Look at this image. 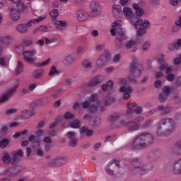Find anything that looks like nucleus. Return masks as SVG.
<instances>
[{
    "label": "nucleus",
    "mask_w": 181,
    "mask_h": 181,
    "mask_svg": "<svg viewBox=\"0 0 181 181\" xmlns=\"http://www.w3.org/2000/svg\"><path fill=\"white\" fill-rule=\"evenodd\" d=\"M168 97H169L168 95H165V93H161L159 95L158 100L160 103H165L168 100Z\"/></svg>",
    "instance_id": "de8ad7c7"
},
{
    "label": "nucleus",
    "mask_w": 181,
    "mask_h": 181,
    "mask_svg": "<svg viewBox=\"0 0 181 181\" xmlns=\"http://www.w3.org/2000/svg\"><path fill=\"white\" fill-rule=\"evenodd\" d=\"M181 47V39L177 40V42L170 44L168 45V50H175L176 49L177 50H179Z\"/></svg>",
    "instance_id": "c85d7f7f"
},
{
    "label": "nucleus",
    "mask_w": 181,
    "mask_h": 181,
    "mask_svg": "<svg viewBox=\"0 0 181 181\" xmlns=\"http://www.w3.org/2000/svg\"><path fill=\"white\" fill-rule=\"evenodd\" d=\"M2 162L4 163L5 165H10L11 163L12 165H14L15 163L13 162V158L12 157L11 158V155L8 153H5L2 157Z\"/></svg>",
    "instance_id": "4be33fe9"
},
{
    "label": "nucleus",
    "mask_w": 181,
    "mask_h": 181,
    "mask_svg": "<svg viewBox=\"0 0 181 181\" xmlns=\"http://www.w3.org/2000/svg\"><path fill=\"white\" fill-rule=\"evenodd\" d=\"M82 66L85 69H91L93 67V64L88 60H84L82 62Z\"/></svg>",
    "instance_id": "79ce46f5"
},
{
    "label": "nucleus",
    "mask_w": 181,
    "mask_h": 181,
    "mask_svg": "<svg viewBox=\"0 0 181 181\" xmlns=\"http://www.w3.org/2000/svg\"><path fill=\"white\" fill-rule=\"evenodd\" d=\"M64 62L66 63V64H70L73 62H74V56L73 54H69L65 58Z\"/></svg>",
    "instance_id": "c9c22d12"
},
{
    "label": "nucleus",
    "mask_w": 181,
    "mask_h": 181,
    "mask_svg": "<svg viewBox=\"0 0 181 181\" xmlns=\"http://www.w3.org/2000/svg\"><path fill=\"white\" fill-rule=\"evenodd\" d=\"M111 165H112V163H109L105 168V170L107 173H108V175H110V176H114V170L110 169Z\"/></svg>",
    "instance_id": "49530a36"
},
{
    "label": "nucleus",
    "mask_w": 181,
    "mask_h": 181,
    "mask_svg": "<svg viewBox=\"0 0 181 181\" xmlns=\"http://www.w3.org/2000/svg\"><path fill=\"white\" fill-rule=\"evenodd\" d=\"M23 170V167L21 165H14L5 170L4 175H6V176H8V177H16L18 175L22 173Z\"/></svg>",
    "instance_id": "9d476101"
},
{
    "label": "nucleus",
    "mask_w": 181,
    "mask_h": 181,
    "mask_svg": "<svg viewBox=\"0 0 181 181\" xmlns=\"http://www.w3.org/2000/svg\"><path fill=\"white\" fill-rule=\"evenodd\" d=\"M157 110L158 112H161V115H168V114H170V111H172L170 107H164L163 105L157 107Z\"/></svg>",
    "instance_id": "cd10ccee"
},
{
    "label": "nucleus",
    "mask_w": 181,
    "mask_h": 181,
    "mask_svg": "<svg viewBox=\"0 0 181 181\" xmlns=\"http://www.w3.org/2000/svg\"><path fill=\"white\" fill-rule=\"evenodd\" d=\"M104 80V77L101 75H99L95 78H93L88 84L89 87H95L98 84H101L103 81Z\"/></svg>",
    "instance_id": "a211bd4d"
},
{
    "label": "nucleus",
    "mask_w": 181,
    "mask_h": 181,
    "mask_svg": "<svg viewBox=\"0 0 181 181\" xmlns=\"http://www.w3.org/2000/svg\"><path fill=\"white\" fill-rule=\"evenodd\" d=\"M127 79L130 83H132L133 84H138V80H136L135 78H134L132 76L129 75L127 77Z\"/></svg>",
    "instance_id": "680f3d73"
},
{
    "label": "nucleus",
    "mask_w": 181,
    "mask_h": 181,
    "mask_svg": "<svg viewBox=\"0 0 181 181\" xmlns=\"http://www.w3.org/2000/svg\"><path fill=\"white\" fill-rule=\"evenodd\" d=\"M35 115V111H29L28 110H23L21 114V117L24 118V119H29V118H32Z\"/></svg>",
    "instance_id": "412c9836"
},
{
    "label": "nucleus",
    "mask_w": 181,
    "mask_h": 181,
    "mask_svg": "<svg viewBox=\"0 0 181 181\" xmlns=\"http://www.w3.org/2000/svg\"><path fill=\"white\" fill-rule=\"evenodd\" d=\"M146 33V30L145 28H140L137 30V35L139 36H142V35H145Z\"/></svg>",
    "instance_id": "0e129e2a"
},
{
    "label": "nucleus",
    "mask_w": 181,
    "mask_h": 181,
    "mask_svg": "<svg viewBox=\"0 0 181 181\" xmlns=\"http://www.w3.org/2000/svg\"><path fill=\"white\" fill-rule=\"evenodd\" d=\"M175 131V121L172 118H164L160 120L157 127L158 136H168Z\"/></svg>",
    "instance_id": "f03ea898"
},
{
    "label": "nucleus",
    "mask_w": 181,
    "mask_h": 181,
    "mask_svg": "<svg viewBox=\"0 0 181 181\" xmlns=\"http://www.w3.org/2000/svg\"><path fill=\"white\" fill-rule=\"evenodd\" d=\"M23 43L25 46L29 47V46H32V45H33V40L30 38H26L23 40Z\"/></svg>",
    "instance_id": "c03bdc74"
},
{
    "label": "nucleus",
    "mask_w": 181,
    "mask_h": 181,
    "mask_svg": "<svg viewBox=\"0 0 181 181\" xmlns=\"http://www.w3.org/2000/svg\"><path fill=\"white\" fill-rule=\"evenodd\" d=\"M119 93H124L122 98L127 101V100L131 98V94L134 93V88L132 86H123L119 88Z\"/></svg>",
    "instance_id": "f8f14e48"
},
{
    "label": "nucleus",
    "mask_w": 181,
    "mask_h": 181,
    "mask_svg": "<svg viewBox=\"0 0 181 181\" xmlns=\"http://www.w3.org/2000/svg\"><path fill=\"white\" fill-rule=\"evenodd\" d=\"M10 60H11L10 55L0 57V66H1V67H6V66L9 65Z\"/></svg>",
    "instance_id": "393cba45"
},
{
    "label": "nucleus",
    "mask_w": 181,
    "mask_h": 181,
    "mask_svg": "<svg viewBox=\"0 0 181 181\" xmlns=\"http://www.w3.org/2000/svg\"><path fill=\"white\" fill-rule=\"evenodd\" d=\"M90 6L92 11L90 12V16L92 17L97 16L98 15V8H100V5L97 1H91Z\"/></svg>",
    "instance_id": "f3484780"
},
{
    "label": "nucleus",
    "mask_w": 181,
    "mask_h": 181,
    "mask_svg": "<svg viewBox=\"0 0 181 181\" xmlns=\"http://www.w3.org/2000/svg\"><path fill=\"white\" fill-rule=\"evenodd\" d=\"M45 19H46V16H40L36 19H31L26 23L17 25L16 29L18 33H21V35H25V33H28L29 28L32 27V23H39V22H42V21H45Z\"/></svg>",
    "instance_id": "423d86ee"
},
{
    "label": "nucleus",
    "mask_w": 181,
    "mask_h": 181,
    "mask_svg": "<svg viewBox=\"0 0 181 181\" xmlns=\"http://www.w3.org/2000/svg\"><path fill=\"white\" fill-rule=\"evenodd\" d=\"M168 66H169V64L168 63L161 64L159 66V70H160L161 71H163L164 70H166V69L168 68Z\"/></svg>",
    "instance_id": "338daca9"
},
{
    "label": "nucleus",
    "mask_w": 181,
    "mask_h": 181,
    "mask_svg": "<svg viewBox=\"0 0 181 181\" xmlns=\"http://www.w3.org/2000/svg\"><path fill=\"white\" fill-rule=\"evenodd\" d=\"M149 47H151V42H145L143 46H142V50L144 52H146V50H148V49H149Z\"/></svg>",
    "instance_id": "052dcab7"
},
{
    "label": "nucleus",
    "mask_w": 181,
    "mask_h": 181,
    "mask_svg": "<svg viewBox=\"0 0 181 181\" xmlns=\"http://www.w3.org/2000/svg\"><path fill=\"white\" fill-rule=\"evenodd\" d=\"M37 107H42V102L40 100H36L30 104V109L35 110Z\"/></svg>",
    "instance_id": "58836bf2"
},
{
    "label": "nucleus",
    "mask_w": 181,
    "mask_h": 181,
    "mask_svg": "<svg viewBox=\"0 0 181 181\" xmlns=\"http://www.w3.org/2000/svg\"><path fill=\"white\" fill-rule=\"evenodd\" d=\"M81 105L84 110H87L88 108H90L91 103L90 102V100H85L84 102L82 103Z\"/></svg>",
    "instance_id": "6e6d98bb"
},
{
    "label": "nucleus",
    "mask_w": 181,
    "mask_h": 181,
    "mask_svg": "<svg viewBox=\"0 0 181 181\" xmlns=\"http://www.w3.org/2000/svg\"><path fill=\"white\" fill-rule=\"evenodd\" d=\"M111 54H110V51H108V49H105L104 53L101 54L96 61L97 67L100 68L105 66L107 63H108Z\"/></svg>",
    "instance_id": "9b49d317"
},
{
    "label": "nucleus",
    "mask_w": 181,
    "mask_h": 181,
    "mask_svg": "<svg viewBox=\"0 0 181 181\" xmlns=\"http://www.w3.org/2000/svg\"><path fill=\"white\" fill-rule=\"evenodd\" d=\"M163 94H165V95H170V87L169 86H164L163 88Z\"/></svg>",
    "instance_id": "13d9d810"
},
{
    "label": "nucleus",
    "mask_w": 181,
    "mask_h": 181,
    "mask_svg": "<svg viewBox=\"0 0 181 181\" xmlns=\"http://www.w3.org/2000/svg\"><path fill=\"white\" fill-rule=\"evenodd\" d=\"M135 45H136V41L130 40L125 44V48L127 50H129V49H132V47H134Z\"/></svg>",
    "instance_id": "a19ab883"
},
{
    "label": "nucleus",
    "mask_w": 181,
    "mask_h": 181,
    "mask_svg": "<svg viewBox=\"0 0 181 181\" xmlns=\"http://www.w3.org/2000/svg\"><path fill=\"white\" fill-rule=\"evenodd\" d=\"M90 102L95 103L96 102V104H100V100H98V95L97 94H92L90 95Z\"/></svg>",
    "instance_id": "a18cd8bd"
},
{
    "label": "nucleus",
    "mask_w": 181,
    "mask_h": 181,
    "mask_svg": "<svg viewBox=\"0 0 181 181\" xmlns=\"http://www.w3.org/2000/svg\"><path fill=\"white\" fill-rule=\"evenodd\" d=\"M33 148H39V146H40V139H35L32 144Z\"/></svg>",
    "instance_id": "5fc2aeb1"
},
{
    "label": "nucleus",
    "mask_w": 181,
    "mask_h": 181,
    "mask_svg": "<svg viewBox=\"0 0 181 181\" xmlns=\"http://www.w3.org/2000/svg\"><path fill=\"white\" fill-rule=\"evenodd\" d=\"M18 88V85L14 86L11 89H10L7 93H4L1 98H0V104H4V103H6L12 95H13V93L15 91H16V89Z\"/></svg>",
    "instance_id": "2eb2a0df"
},
{
    "label": "nucleus",
    "mask_w": 181,
    "mask_h": 181,
    "mask_svg": "<svg viewBox=\"0 0 181 181\" xmlns=\"http://www.w3.org/2000/svg\"><path fill=\"white\" fill-rule=\"evenodd\" d=\"M173 152L175 155L180 156L181 155V140L177 141L175 144L174 148H173Z\"/></svg>",
    "instance_id": "5701e85b"
},
{
    "label": "nucleus",
    "mask_w": 181,
    "mask_h": 181,
    "mask_svg": "<svg viewBox=\"0 0 181 181\" xmlns=\"http://www.w3.org/2000/svg\"><path fill=\"white\" fill-rule=\"evenodd\" d=\"M114 103H115V98L107 96V100L105 102V105L106 107H108L109 105H111V104H114Z\"/></svg>",
    "instance_id": "ea45409f"
},
{
    "label": "nucleus",
    "mask_w": 181,
    "mask_h": 181,
    "mask_svg": "<svg viewBox=\"0 0 181 181\" xmlns=\"http://www.w3.org/2000/svg\"><path fill=\"white\" fill-rule=\"evenodd\" d=\"M45 40L46 45H50L51 43H54V42H56V39L54 37L51 39L45 38Z\"/></svg>",
    "instance_id": "69168bd1"
},
{
    "label": "nucleus",
    "mask_w": 181,
    "mask_h": 181,
    "mask_svg": "<svg viewBox=\"0 0 181 181\" xmlns=\"http://www.w3.org/2000/svg\"><path fill=\"white\" fill-rule=\"evenodd\" d=\"M119 118V115H118L117 114L115 115H112L108 117L109 121H110V122H115V121H117V119H118Z\"/></svg>",
    "instance_id": "603ef678"
},
{
    "label": "nucleus",
    "mask_w": 181,
    "mask_h": 181,
    "mask_svg": "<svg viewBox=\"0 0 181 181\" xmlns=\"http://www.w3.org/2000/svg\"><path fill=\"white\" fill-rule=\"evenodd\" d=\"M33 33H37L38 32L46 33L49 32V28L46 25H40L38 28L33 30Z\"/></svg>",
    "instance_id": "2f4dec72"
},
{
    "label": "nucleus",
    "mask_w": 181,
    "mask_h": 181,
    "mask_svg": "<svg viewBox=\"0 0 181 181\" xmlns=\"http://www.w3.org/2000/svg\"><path fill=\"white\" fill-rule=\"evenodd\" d=\"M122 40H125V37H117L115 38V45H116V47L118 50H119V49H121V47H122Z\"/></svg>",
    "instance_id": "473e14b6"
},
{
    "label": "nucleus",
    "mask_w": 181,
    "mask_h": 181,
    "mask_svg": "<svg viewBox=\"0 0 181 181\" xmlns=\"http://www.w3.org/2000/svg\"><path fill=\"white\" fill-rule=\"evenodd\" d=\"M69 162V158L66 156H58L47 163L48 168H62Z\"/></svg>",
    "instance_id": "6e6552de"
},
{
    "label": "nucleus",
    "mask_w": 181,
    "mask_h": 181,
    "mask_svg": "<svg viewBox=\"0 0 181 181\" xmlns=\"http://www.w3.org/2000/svg\"><path fill=\"white\" fill-rule=\"evenodd\" d=\"M132 172L134 175H140L141 176H144V175H146L149 168L146 164L142 163L138 158H135L132 161Z\"/></svg>",
    "instance_id": "20e7f679"
},
{
    "label": "nucleus",
    "mask_w": 181,
    "mask_h": 181,
    "mask_svg": "<svg viewBox=\"0 0 181 181\" xmlns=\"http://www.w3.org/2000/svg\"><path fill=\"white\" fill-rule=\"evenodd\" d=\"M64 118H65V119H74L76 116H74V115L71 114L70 112H66L64 115Z\"/></svg>",
    "instance_id": "3c124183"
},
{
    "label": "nucleus",
    "mask_w": 181,
    "mask_h": 181,
    "mask_svg": "<svg viewBox=\"0 0 181 181\" xmlns=\"http://www.w3.org/2000/svg\"><path fill=\"white\" fill-rule=\"evenodd\" d=\"M144 117L142 116H139L137 117H136L133 121L137 124V125H139V124H141V122H144Z\"/></svg>",
    "instance_id": "bf43d9fd"
},
{
    "label": "nucleus",
    "mask_w": 181,
    "mask_h": 181,
    "mask_svg": "<svg viewBox=\"0 0 181 181\" xmlns=\"http://www.w3.org/2000/svg\"><path fill=\"white\" fill-rule=\"evenodd\" d=\"M152 144H153V136L148 132H141L133 139L131 149L138 151L144 148H148Z\"/></svg>",
    "instance_id": "f257e3e1"
},
{
    "label": "nucleus",
    "mask_w": 181,
    "mask_h": 181,
    "mask_svg": "<svg viewBox=\"0 0 181 181\" xmlns=\"http://www.w3.org/2000/svg\"><path fill=\"white\" fill-rule=\"evenodd\" d=\"M173 172L175 175H181V158L177 160L173 165Z\"/></svg>",
    "instance_id": "6ab92c4d"
},
{
    "label": "nucleus",
    "mask_w": 181,
    "mask_h": 181,
    "mask_svg": "<svg viewBox=\"0 0 181 181\" xmlns=\"http://www.w3.org/2000/svg\"><path fill=\"white\" fill-rule=\"evenodd\" d=\"M70 127H71V128L78 129L81 127L80 120H78V119L74 120L73 122H71Z\"/></svg>",
    "instance_id": "4c0bfd02"
},
{
    "label": "nucleus",
    "mask_w": 181,
    "mask_h": 181,
    "mask_svg": "<svg viewBox=\"0 0 181 181\" xmlns=\"http://www.w3.org/2000/svg\"><path fill=\"white\" fill-rule=\"evenodd\" d=\"M16 73L17 76H19V74H22V73H23V63L21 61L17 62Z\"/></svg>",
    "instance_id": "7c9ffc66"
},
{
    "label": "nucleus",
    "mask_w": 181,
    "mask_h": 181,
    "mask_svg": "<svg viewBox=\"0 0 181 181\" xmlns=\"http://www.w3.org/2000/svg\"><path fill=\"white\" fill-rule=\"evenodd\" d=\"M167 80L168 81H173V80H175V74H168L167 75Z\"/></svg>",
    "instance_id": "774afa93"
},
{
    "label": "nucleus",
    "mask_w": 181,
    "mask_h": 181,
    "mask_svg": "<svg viewBox=\"0 0 181 181\" xmlns=\"http://www.w3.org/2000/svg\"><path fill=\"white\" fill-rule=\"evenodd\" d=\"M21 12L23 13H25L23 9H19L18 7L16 8H10V17L12 21H19L21 18Z\"/></svg>",
    "instance_id": "4468645a"
},
{
    "label": "nucleus",
    "mask_w": 181,
    "mask_h": 181,
    "mask_svg": "<svg viewBox=\"0 0 181 181\" xmlns=\"http://www.w3.org/2000/svg\"><path fill=\"white\" fill-rule=\"evenodd\" d=\"M123 13L126 16H131V15H132V11L128 7L124 8Z\"/></svg>",
    "instance_id": "864d4df0"
},
{
    "label": "nucleus",
    "mask_w": 181,
    "mask_h": 181,
    "mask_svg": "<svg viewBox=\"0 0 181 181\" xmlns=\"http://www.w3.org/2000/svg\"><path fill=\"white\" fill-rule=\"evenodd\" d=\"M136 28H138L137 26H142L143 28H149L151 26V23L147 20H142L139 19L137 20L135 23Z\"/></svg>",
    "instance_id": "bb28decb"
},
{
    "label": "nucleus",
    "mask_w": 181,
    "mask_h": 181,
    "mask_svg": "<svg viewBox=\"0 0 181 181\" xmlns=\"http://www.w3.org/2000/svg\"><path fill=\"white\" fill-rule=\"evenodd\" d=\"M113 29L110 30L112 36H117L118 37H125V31L121 27L122 26V22L121 21H116L112 25Z\"/></svg>",
    "instance_id": "1a4fd4ad"
},
{
    "label": "nucleus",
    "mask_w": 181,
    "mask_h": 181,
    "mask_svg": "<svg viewBox=\"0 0 181 181\" xmlns=\"http://www.w3.org/2000/svg\"><path fill=\"white\" fill-rule=\"evenodd\" d=\"M54 74H59V71H57L56 66H52L49 72V76H51V77H52V76H54Z\"/></svg>",
    "instance_id": "8fccbe9b"
},
{
    "label": "nucleus",
    "mask_w": 181,
    "mask_h": 181,
    "mask_svg": "<svg viewBox=\"0 0 181 181\" xmlns=\"http://www.w3.org/2000/svg\"><path fill=\"white\" fill-rule=\"evenodd\" d=\"M76 15L79 22H84L86 21L87 18H88V13H87L84 10H78L76 12Z\"/></svg>",
    "instance_id": "aec40b11"
},
{
    "label": "nucleus",
    "mask_w": 181,
    "mask_h": 181,
    "mask_svg": "<svg viewBox=\"0 0 181 181\" xmlns=\"http://www.w3.org/2000/svg\"><path fill=\"white\" fill-rule=\"evenodd\" d=\"M97 110H98V104L90 105L88 108V111L89 112H91V114H94V112H97Z\"/></svg>",
    "instance_id": "37998d69"
},
{
    "label": "nucleus",
    "mask_w": 181,
    "mask_h": 181,
    "mask_svg": "<svg viewBox=\"0 0 181 181\" xmlns=\"http://www.w3.org/2000/svg\"><path fill=\"white\" fill-rule=\"evenodd\" d=\"M18 110L16 109H8L5 111V115H11V114H16Z\"/></svg>",
    "instance_id": "4d7b16f0"
},
{
    "label": "nucleus",
    "mask_w": 181,
    "mask_h": 181,
    "mask_svg": "<svg viewBox=\"0 0 181 181\" xmlns=\"http://www.w3.org/2000/svg\"><path fill=\"white\" fill-rule=\"evenodd\" d=\"M10 142H11V140H9V139H3L0 141V148L1 149H5V148H6L8 145H9Z\"/></svg>",
    "instance_id": "72a5a7b5"
},
{
    "label": "nucleus",
    "mask_w": 181,
    "mask_h": 181,
    "mask_svg": "<svg viewBox=\"0 0 181 181\" xmlns=\"http://www.w3.org/2000/svg\"><path fill=\"white\" fill-rule=\"evenodd\" d=\"M49 15L52 19H56L59 16V11L57 9H53L49 12Z\"/></svg>",
    "instance_id": "09e8293b"
},
{
    "label": "nucleus",
    "mask_w": 181,
    "mask_h": 181,
    "mask_svg": "<svg viewBox=\"0 0 181 181\" xmlns=\"http://www.w3.org/2000/svg\"><path fill=\"white\" fill-rule=\"evenodd\" d=\"M11 156H13V163H18L22 160L23 157V151L19 149L18 151H13L11 152Z\"/></svg>",
    "instance_id": "dca6fc26"
},
{
    "label": "nucleus",
    "mask_w": 181,
    "mask_h": 181,
    "mask_svg": "<svg viewBox=\"0 0 181 181\" xmlns=\"http://www.w3.org/2000/svg\"><path fill=\"white\" fill-rule=\"evenodd\" d=\"M153 122V120L148 119L141 125V128H143V129H148V128H151V127H152Z\"/></svg>",
    "instance_id": "e433bc0d"
},
{
    "label": "nucleus",
    "mask_w": 181,
    "mask_h": 181,
    "mask_svg": "<svg viewBox=\"0 0 181 181\" xmlns=\"http://www.w3.org/2000/svg\"><path fill=\"white\" fill-rule=\"evenodd\" d=\"M132 61L129 64V71L131 74H133L134 77H141L145 68L142 64L139 63V59L136 57L132 56Z\"/></svg>",
    "instance_id": "39448f33"
},
{
    "label": "nucleus",
    "mask_w": 181,
    "mask_h": 181,
    "mask_svg": "<svg viewBox=\"0 0 181 181\" xmlns=\"http://www.w3.org/2000/svg\"><path fill=\"white\" fill-rule=\"evenodd\" d=\"M133 8L135 11L136 16H143L145 14V11L143 8H141L138 4H134Z\"/></svg>",
    "instance_id": "a878e982"
},
{
    "label": "nucleus",
    "mask_w": 181,
    "mask_h": 181,
    "mask_svg": "<svg viewBox=\"0 0 181 181\" xmlns=\"http://www.w3.org/2000/svg\"><path fill=\"white\" fill-rule=\"evenodd\" d=\"M66 136L69 139V146L76 148L78 144V138L76 136V132H68Z\"/></svg>",
    "instance_id": "ddd939ff"
},
{
    "label": "nucleus",
    "mask_w": 181,
    "mask_h": 181,
    "mask_svg": "<svg viewBox=\"0 0 181 181\" xmlns=\"http://www.w3.org/2000/svg\"><path fill=\"white\" fill-rule=\"evenodd\" d=\"M36 54V50L32 51H24L23 52V56L24 57V59L29 64H33L35 67H45V66H47L50 63V58L47 59L43 62H36L33 57Z\"/></svg>",
    "instance_id": "7ed1b4c3"
},
{
    "label": "nucleus",
    "mask_w": 181,
    "mask_h": 181,
    "mask_svg": "<svg viewBox=\"0 0 181 181\" xmlns=\"http://www.w3.org/2000/svg\"><path fill=\"white\" fill-rule=\"evenodd\" d=\"M121 127H125L128 132H135V131L141 129V125L136 124L134 120L129 122L120 120L118 123H116L113 128H121Z\"/></svg>",
    "instance_id": "0eeeda50"
},
{
    "label": "nucleus",
    "mask_w": 181,
    "mask_h": 181,
    "mask_svg": "<svg viewBox=\"0 0 181 181\" xmlns=\"http://www.w3.org/2000/svg\"><path fill=\"white\" fill-rule=\"evenodd\" d=\"M43 74H45V70L36 69L33 72L32 77L35 80H39V78H42L43 77Z\"/></svg>",
    "instance_id": "b1692460"
},
{
    "label": "nucleus",
    "mask_w": 181,
    "mask_h": 181,
    "mask_svg": "<svg viewBox=\"0 0 181 181\" xmlns=\"http://www.w3.org/2000/svg\"><path fill=\"white\" fill-rule=\"evenodd\" d=\"M35 153H36L37 156H40V157L45 156V153H43V150H42V148H37Z\"/></svg>",
    "instance_id": "e2e57ef3"
},
{
    "label": "nucleus",
    "mask_w": 181,
    "mask_h": 181,
    "mask_svg": "<svg viewBox=\"0 0 181 181\" xmlns=\"http://www.w3.org/2000/svg\"><path fill=\"white\" fill-rule=\"evenodd\" d=\"M121 12H122L121 6L115 4L112 6V13L115 17L117 18V16H115V13H121Z\"/></svg>",
    "instance_id": "f704fd0d"
},
{
    "label": "nucleus",
    "mask_w": 181,
    "mask_h": 181,
    "mask_svg": "<svg viewBox=\"0 0 181 181\" xmlns=\"http://www.w3.org/2000/svg\"><path fill=\"white\" fill-rule=\"evenodd\" d=\"M54 25H55L58 30H63V29H66V26H67V22L58 21H56L54 23Z\"/></svg>",
    "instance_id": "c756f323"
}]
</instances>
